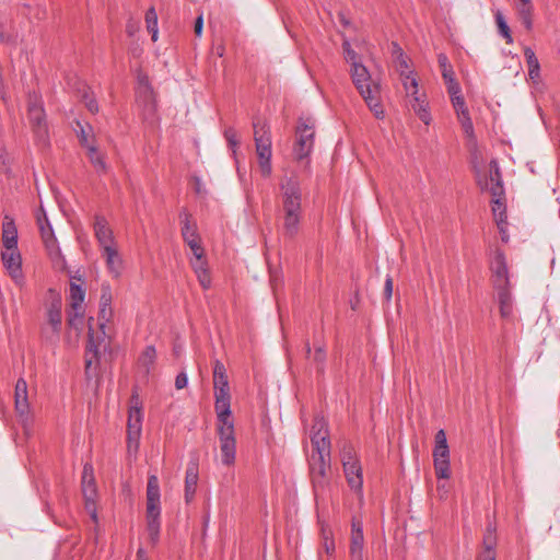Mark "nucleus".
Masks as SVG:
<instances>
[{
	"mask_svg": "<svg viewBox=\"0 0 560 560\" xmlns=\"http://www.w3.org/2000/svg\"><path fill=\"white\" fill-rule=\"evenodd\" d=\"M310 439L313 451H320L322 447L331 450L328 423L323 416L317 415L314 418L310 432Z\"/></svg>",
	"mask_w": 560,
	"mask_h": 560,
	"instance_id": "14",
	"label": "nucleus"
},
{
	"mask_svg": "<svg viewBox=\"0 0 560 560\" xmlns=\"http://www.w3.org/2000/svg\"><path fill=\"white\" fill-rule=\"evenodd\" d=\"M323 547L328 555L335 551V542L332 539L325 538Z\"/></svg>",
	"mask_w": 560,
	"mask_h": 560,
	"instance_id": "61",
	"label": "nucleus"
},
{
	"mask_svg": "<svg viewBox=\"0 0 560 560\" xmlns=\"http://www.w3.org/2000/svg\"><path fill=\"white\" fill-rule=\"evenodd\" d=\"M84 299L85 290L83 287L75 282H70L69 300L71 311L68 312L69 326L77 328L78 323L82 322L84 315Z\"/></svg>",
	"mask_w": 560,
	"mask_h": 560,
	"instance_id": "13",
	"label": "nucleus"
},
{
	"mask_svg": "<svg viewBox=\"0 0 560 560\" xmlns=\"http://www.w3.org/2000/svg\"><path fill=\"white\" fill-rule=\"evenodd\" d=\"M12 39V35L5 32L4 24L0 22V43H10Z\"/></svg>",
	"mask_w": 560,
	"mask_h": 560,
	"instance_id": "59",
	"label": "nucleus"
},
{
	"mask_svg": "<svg viewBox=\"0 0 560 560\" xmlns=\"http://www.w3.org/2000/svg\"><path fill=\"white\" fill-rule=\"evenodd\" d=\"M302 213L282 212V234L287 238H294L300 231Z\"/></svg>",
	"mask_w": 560,
	"mask_h": 560,
	"instance_id": "26",
	"label": "nucleus"
},
{
	"mask_svg": "<svg viewBox=\"0 0 560 560\" xmlns=\"http://www.w3.org/2000/svg\"><path fill=\"white\" fill-rule=\"evenodd\" d=\"M217 418L221 460L223 465L231 466L234 464L236 455L234 422L231 416H217Z\"/></svg>",
	"mask_w": 560,
	"mask_h": 560,
	"instance_id": "7",
	"label": "nucleus"
},
{
	"mask_svg": "<svg viewBox=\"0 0 560 560\" xmlns=\"http://www.w3.org/2000/svg\"><path fill=\"white\" fill-rule=\"evenodd\" d=\"M2 243L5 249L18 248V230L14 220L8 215L2 224Z\"/></svg>",
	"mask_w": 560,
	"mask_h": 560,
	"instance_id": "27",
	"label": "nucleus"
},
{
	"mask_svg": "<svg viewBox=\"0 0 560 560\" xmlns=\"http://www.w3.org/2000/svg\"><path fill=\"white\" fill-rule=\"evenodd\" d=\"M36 221L46 248L49 250V255L52 256L55 253L59 255L60 249L57 246L52 226L43 207H40L39 211L36 213Z\"/></svg>",
	"mask_w": 560,
	"mask_h": 560,
	"instance_id": "17",
	"label": "nucleus"
},
{
	"mask_svg": "<svg viewBox=\"0 0 560 560\" xmlns=\"http://www.w3.org/2000/svg\"><path fill=\"white\" fill-rule=\"evenodd\" d=\"M433 464L438 479L451 477L450 448L444 430H439L434 436Z\"/></svg>",
	"mask_w": 560,
	"mask_h": 560,
	"instance_id": "10",
	"label": "nucleus"
},
{
	"mask_svg": "<svg viewBox=\"0 0 560 560\" xmlns=\"http://www.w3.org/2000/svg\"><path fill=\"white\" fill-rule=\"evenodd\" d=\"M155 359L156 350L154 346H147L139 357V364L144 368L147 372H149L151 366L154 364Z\"/></svg>",
	"mask_w": 560,
	"mask_h": 560,
	"instance_id": "41",
	"label": "nucleus"
},
{
	"mask_svg": "<svg viewBox=\"0 0 560 560\" xmlns=\"http://www.w3.org/2000/svg\"><path fill=\"white\" fill-rule=\"evenodd\" d=\"M143 413L138 407L129 408L128 411V442L129 445L135 442L138 445L141 429H142Z\"/></svg>",
	"mask_w": 560,
	"mask_h": 560,
	"instance_id": "23",
	"label": "nucleus"
},
{
	"mask_svg": "<svg viewBox=\"0 0 560 560\" xmlns=\"http://www.w3.org/2000/svg\"><path fill=\"white\" fill-rule=\"evenodd\" d=\"M27 117L36 142L42 147L49 144V133L42 96L37 93L28 94Z\"/></svg>",
	"mask_w": 560,
	"mask_h": 560,
	"instance_id": "5",
	"label": "nucleus"
},
{
	"mask_svg": "<svg viewBox=\"0 0 560 560\" xmlns=\"http://www.w3.org/2000/svg\"><path fill=\"white\" fill-rule=\"evenodd\" d=\"M445 83L447 84V92L450 93L451 98L455 95H462V89L455 78L446 80Z\"/></svg>",
	"mask_w": 560,
	"mask_h": 560,
	"instance_id": "52",
	"label": "nucleus"
},
{
	"mask_svg": "<svg viewBox=\"0 0 560 560\" xmlns=\"http://www.w3.org/2000/svg\"><path fill=\"white\" fill-rule=\"evenodd\" d=\"M483 550L478 555L477 560H495L497 527L489 523L483 534Z\"/></svg>",
	"mask_w": 560,
	"mask_h": 560,
	"instance_id": "21",
	"label": "nucleus"
},
{
	"mask_svg": "<svg viewBox=\"0 0 560 560\" xmlns=\"http://www.w3.org/2000/svg\"><path fill=\"white\" fill-rule=\"evenodd\" d=\"M198 478V464L196 462H190L185 475V500L187 503L191 502L195 498Z\"/></svg>",
	"mask_w": 560,
	"mask_h": 560,
	"instance_id": "25",
	"label": "nucleus"
},
{
	"mask_svg": "<svg viewBox=\"0 0 560 560\" xmlns=\"http://www.w3.org/2000/svg\"><path fill=\"white\" fill-rule=\"evenodd\" d=\"M112 289L107 283L102 284L101 296H100V310H98V327L102 332L101 336H95L96 339L106 337V325L113 317L112 307Z\"/></svg>",
	"mask_w": 560,
	"mask_h": 560,
	"instance_id": "16",
	"label": "nucleus"
},
{
	"mask_svg": "<svg viewBox=\"0 0 560 560\" xmlns=\"http://www.w3.org/2000/svg\"><path fill=\"white\" fill-rule=\"evenodd\" d=\"M326 358L327 355L324 346H316L313 353V362L316 365V371L319 375H323L325 372Z\"/></svg>",
	"mask_w": 560,
	"mask_h": 560,
	"instance_id": "43",
	"label": "nucleus"
},
{
	"mask_svg": "<svg viewBox=\"0 0 560 560\" xmlns=\"http://www.w3.org/2000/svg\"><path fill=\"white\" fill-rule=\"evenodd\" d=\"M343 472L349 487L358 492H362L363 488V474L360 462H351V464L342 466Z\"/></svg>",
	"mask_w": 560,
	"mask_h": 560,
	"instance_id": "24",
	"label": "nucleus"
},
{
	"mask_svg": "<svg viewBox=\"0 0 560 560\" xmlns=\"http://www.w3.org/2000/svg\"><path fill=\"white\" fill-rule=\"evenodd\" d=\"M152 88L151 86H147L145 88H137L136 89V94H137V97L138 100H141L143 101L145 104L150 103L152 101Z\"/></svg>",
	"mask_w": 560,
	"mask_h": 560,
	"instance_id": "48",
	"label": "nucleus"
},
{
	"mask_svg": "<svg viewBox=\"0 0 560 560\" xmlns=\"http://www.w3.org/2000/svg\"><path fill=\"white\" fill-rule=\"evenodd\" d=\"M340 457L342 466L351 464V462H360L353 445L347 441H343L341 444Z\"/></svg>",
	"mask_w": 560,
	"mask_h": 560,
	"instance_id": "39",
	"label": "nucleus"
},
{
	"mask_svg": "<svg viewBox=\"0 0 560 560\" xmlns=\"http://www.w3.org/2000/svg\"><path fill=\"white\" fill-rule=\"evenodd\" d=\"M179 220L184 242L189 246L195 258H202L205 256V249L201 246L200 236L197 232V225L192 221L191 214L187 211V209L184 208L180 210Z\"/></svg>",
	"mask_w": 560,
	"mask_h": 560,
	"instance_id": "11",
	"label": "nucleus"
},
{
	"mask_svg": "<svg viewBox=\"0 0 560 560\" xmlns=\"http://www.w3.org/2000/svg\"><path fill=\"white\" fill-rule=\"evenodd\" d=\"M83 101L85 104V107L92 113L95 114L98 112V105L93 95H90L88 92L83 94Z\"/></svg>",
	"mask_w": 560,
	"mask_h": 560,
	"instance_id": "49",
	"label": "nucleus"
},
{
	"mask_svg": "<svg viewBox=\"0 0 560 560\" xmlns=\"http://www.w3.org/2000/svg\"><path fill=\"white\" fill-rule=\"evenodd\" d=\"M282 212L302 213V190L295 175L284 176L280 183Z\"/></svg>",
	"mask_w": 560,
	"mask_h": 560,
	"instance_id": "9",
	"label": "nucleus"
},
{
	"mask_svg": "<svg viewBox=\"0 0 560 560\" xmlns=\"http://www.w3.org/2000/svg\"><path fill=\"white\" fill-rule=\"evenodd\" d=\"M187 384H188L187 374L184 372H180L179 374H177V376L175 378V387L177 389H183L187 386Z\"/></svg>",
	"mask_w": 560,
	"mask_h": 560,
	"instance_id": "54",
	"label": "nucleus"
},
{
	"mask_svg": "<svg viewBox=\"0 0 560 560\" xmlns=\"http://www.w3.org/2000/svg\"><path fill=\"white\" fill-rule=\"evenodd\" d=\"M213 387L217 416H231V395L226 369L219 360L213 363Z\"/></svg>",
	"mask_w": 560,
	"mask_h": 560,
	"instance_id": "6",
	"label": "nucleus"
},
{
	"mask_svg": "<svg viewBox=\"0 0 560 560\" xmlns=\"http://www.w3.org/2000/svg\"><path fill=\"white\" fill-rule=\"evenodd\" d=\"M254 140L260 173L264 177L271 175V137L270 129L266 121L256 118L253 121Z\"/></svg>",
	"mask_w": 560,
	"mask_h": 560,
	"instance_id": "4",
	"label": "nucleus"
},
{
	"mask_svg": "<svg viewBox=\"0 0 560 560\" xmlns=\"http://www.w3.org/2000/svg\"><path fill=\"white\" fill-rule=\"evenodd\" d=\"M350 560H364L363 550L349 549Z\"/></svg>",
	"mask_w": 560,
	"mask_h": 560,
	"instance_id": "60",
	"label": "nucleus"
},
{
	"mask_svg": "<svg viewBox=\"0 0 560 560\" xmlns=\"http://www.w3.org/2000/svg\"><path fill=\"white\" fill-rule=\"evenodd\" d=\"M439 66L442 70V77L444 81L453 79L454 78V71L452 69V66L448 62V58L444 54H440L438 56Z\"/></svg>",
	"mask_w": 560,
	"mask_h": 560,
	"instance_id": "45",
	"label": "nucleus"
},
{
	"mask_svg": "<svg viewBox=\"0 0 560 560\" xmlns=\"http://www.w3.org/2000/svg\"><path fill=\"white\" fill-rule=\"evenodd\" d=\"M394 52H397V57H396V68L400 74L401 78H406V79H409V65H408V58L407 56L402 52L401 48L397 45V44H394Z\"/></svg>",
	"mask_w": 560,
	"mask_h": 560,
	"instance_id": "38",
	"label": "nucleus"
},
{
	"mask_svg": "<svg viewBox=\"0 0 560 560\" xmlns=\"http://www.w3.org/2000/svg\"><path fill=\"white\" fill-rule=\"evenodd\" d=\"M102 253L105 257L108 271L114 277H119L122 270V259L117 250L116 245L114 247L107 246L105 249L102 250Z\"/></svg>",
	"mask_w": 560,
	"mask_h": 560,
	"instance_id": "29",
	"label": "nucleus"
},
{
	"mask_svg": "<svg viewBox=\"0 0 560 560\" xmlns=\"http://www.w3.org/2000/svg\"><path fill=\"white\" fill-rule=\"evenodd\" d=\"M342 47H343V50H345V54H346V59L348 61H351V65H354V62H359L358 61V55L357 52L351 48V45L349 42H345L342 44Z\"/></svg>",
	"mask_w": 560,
	"mask_h": 560,
	"instance_id": "53",
	"label": "nucleus"
},
{
	"mask_svg": "<svg viewBox=\"0 0 560 560\" xmlns=\"http://www.w3.org/2000/svg\"><path fill=\"white\" fill-rule=\"evenodd\" d=\"M47 294L50 300L49 305L47 307V312L61 313L62 300L60 293L57 292L55 289L50 288L48 289Z\"/></svg>",
	"mask_w": 560,
	"mask_h": 560,
	"instance_id": "44",
	"label": "nucleus"
},
{
	"mask_svg": "<svg viewBox=\"0 0 560 560\" xmlns=\"http://www.w3.org/2000/svg\"><path fill=\"white\" fill-rule=\"evenodd\" d=\"M34 15H35V18L37 20H44L47 16V9H46L45 4L37 3L36 4V12H35Z\"/></svg>",
	"mask_w": 560,
	"mask_h": 560,
	"instance_id": "57",
	"label": "nucleus"
},
{
	"mask_svg": "<svg viewBox=\"0 0 560 560\" xmlns=\"http://www.w3.org/2000/svg\"><path fill=\"white\" fill-rule=\"evenodd\" d=\"M494 18H495V23H497V26H498V32L499 34L505 38L506 40V44H512L513 43V38H512V35H511V31H510V27L505 21V18L503 16V14L498 11L495 14H494Z\"/></svg>",
	"mask_w": 560,
	"mask_h": 560,
	"instance_id": "42",
	"label": "nucleus"
},
{
	"mask_svg": "<svg viewBox=\"0 0 560 560\" xmlns=\"http://www.w3.org/2000/svg\"><path fill=\"white\" fill-rule=\"evenodd\" d=\"M202 28H203V18L202 15H199L196 21H195V27H194V31H195V34L196 36L200 37L201 34H202Z\"/></svg>",
	"mask_w": 560,
	"mask_h": 560,
	"instance_id": "58",
	"label": "nucleus"
},
{
	"mask_svg": "<svg viewBox=\"0 0 560 560\" xmlns=\"http://www.w3.org/2000/svg\"><path fill=\"white\" fill-rule=\"evenodd\" d=\"M490 268L492 271L493 288L495 290L511 287L506 258L502 250H495Z\"/></svg>",
	"mask_w": 560,
	"mask_h": 560,
	"instance_id": "15",
	"label": "nucleus"
},
{
	"mask_svg": "<svg viewBox=\"0 0 560 560\" xmlns=\"http://www.w3.org/2000/svg\"><path fill=\"white\" fill-rule=\"evenodd\" d=\"M79 141L86 150H89V147H95L93 143H90L89 137L83 128H81V132L79 133Z\"/></svg>",
	"mask_w": 560,
	"mask_h": 560,
	"instance_id": "56",
	"label": "nucleus"
},
{
	"mask_svg": "<svg viewBox=\"0 0 560 560\" xmlns=\"http://www.w3.org/2000/svg\"><path fill=\"white\" fill-rule=\"evenodd\" d=\"M46 315L47 323L51 327V337L47 335L46 329H44V334L46 335V338L58 339L62 327V314L56 312H47Z\"/></svg>",
	"mask_w": 560,
	"mask_h": 560,
	"instance_id": "35",
	"label": "nucleus"
},
{
	"mask_svg": "<svg viewBox=\"0 0 560 560\" xmlns=\"http://www.w3.org/2000/svg\"><path fill=\"white\" fill-rule=\"evenodd\" d=\"M349 549L364 550L363 525L360 520L353 517L351 521V536Z\"/></svg>",
	"mask_w": 560,
	"mask_h": 560,
	"instance_id": "33",
	"label": "nucleus"
},
{
	"mask_svg": "<svg viewBox=\"0 0 560 560\" xmlns=\"http://www.w3.org/2000/svg\"><path fill=\"white\" fill-rule=\"evenodd\" d=\"M93 230L95 238L97 240L98 246L102 250L107 246L114 247L116 245L113 230L104 215L95 214Z\"/></svg>",
	"mask_w": 560,
	"mask_h": 560,
	"instance_id": "18",
	"label": "nucleus"
},
{
	"mask_svg": "<svg viewBox=\"0 0 560 560\" xmlns=\"http://www.w3.org/2000/svg\"><path fill=\"white\" fill-rule=\"evenodd\" d=\"M392 294H393V279L389 276H387V278L385 280V285H384V295L387 301L390 300Z\"/></svg>",
	"mask_w": 560,
	"mask_h": 560,
	"instance_id": "55",
	"label": "nucleus"
},
{
	"mask_svg": "<svg viewBox=\"0 0 560 560\" xmlns=\"http://www.w3.org/2000/svg\"><path fill=\"white\" fill-rule=\"evenodd\" d=\"M88 156L97 173H106L107 165L104 155L98 152L96 147H89Z\"/></svg>",
	"mask_w": 560,
	"mask_h": 560,
	"instance_id": "37",
	"label": "nucleus"
},
{
	"mask_svg": "<svg viewBox=\"0 0 560 560\" xmlns=\"http://www.w3.org/2000/svg\"><path fill=\"white\" fill-rule=\"evenodd\" d=\"M524 56L528 67V75L530 80L537 81L540 77V65L534 50L530 47H525Z\"/></svg>",
	"mask_w": 560,
	"mask_h": 560,
	"instance_id": "34",
	"label": "nucleus"
},
{
	"mask_svg": "<svg viewBox=\"0 0 560 560\" xmlns=\"http://www.w3.org/2000/svg\"><path fill=\"white\" fill-rule=\"evenodd\" d=\"M94 318H89V334H88V343L85 351V373L88 377H91V371L93 368H96L100 360V351L103 347L104 350L108 347V343L104 338L96 339L95 332L93 329Z\"/></svg>",
	"mask_w": 560,
	"mask_h": 560,
	"instance_id": "12",
	"label": "nucleus"
},
{
	"mask_svg": "<svg viewBox=\"0 0 560 560\" xmlns=\"http://www.w3.org/2000/svg\"><path fill=\"white\" fill-rule=\"evenodd\" d=\"M489 166H490L489 177H490V182H491V186H490L489 190L493 197V202L498 207H501L502 203L500 202V198L504 195V188H503L502 176H501L499 163L497 160H491L489 163Z\"/></svg>",
	"mask_w": 560,
	"mask_h": 560,
	"instance_id": "22",
	"label": "nucleus"
},
{
	"mask_svg": "<svg viewBox=\"0 0 560 560\" xmlns=\"http://www.w3.org/2000/svg\"><path fill=\"white\" fill-rule=\"evenodd\" d=\"M145 24L147 30L151 34L152 40H158L159 30H158V14L153 7L148 9L145 13Z\"/></svg>",
	"mask_w": 560,
	"mask_h": 560,
	"instance_id": "40",
	"label": "nucleus"
},
{
	"mask_svg": "<svg viewBox=\"0 0 560 560\" xmlns=\"http://www.w3.org/2000/svg\"><path fill=\"white\" fill-rule=\"evenodd\" d=\"M497 299L500 308V315L504 319H510L513 316V299L511 294V287L497 289Z\"/></svg>",
	"mask_w": 560,
	"mask_h": 560,
	"instance_id": "30",
	"label": "nucleus"
},
{
	"mask_svg": "<svg viewBox=\"0 0 560 560\" xmlns=\"http://www.w3.org/2000/svg\"><path fill=\"white\" fill-rule=\"evenodd\" d=\"M402 85L404 89L408 94H410L412 97L419 96L418 94V80L413 75V72H409V79L402 78Z\"/></svg>",
	"mask_w": 560,
	"mask_h": 560,
	"instance_id": "46",
	"label": "nucleus"
},
{
	"mask_svg": "<svg viewBox=\"0 0 560 560\" xmlns=\"http://www.w3.org/2000/svg\"><path fill=\"white\" fill-rule=\"evenodd\" d=\"M1 259L12 279L16 282L23 279L22 258L19 248L5 249L1 254Z\"/></svg>",
	"mask_w": 560,
	"mask_h": 560,
	"instance_id": "19",
	"label": "nucleus"
},
{
	"mask_svg": "<svg viewBox=\"0 0 560 560\" xmlns=\"http://www.w3.org/2000/svg\"><path fill=\"white\" fill-rule=\"evenodd\" d=\"M82 493L85 499L86 509H90L95 503L97 489L93 476V467L86 463L82 471Z\"/></svg>",
	"mask_w": 560,
	"mask_h": 560,
	"instance_id": "20",
	"label": "nucleus"
},
{
	"mask_svg": "<svg viewBox=\"0 0 560 560\" xmlns=\"http://www.w3.org/2000/svg\"><path fill=\"white\" fill-rule=\"evenodd\" d=\"M411 107L422 122H424L425 125L430 124L431 115L428 109V104L423 100H421L420 96L412 97Z\"/></svg>",
	"mask_w": 560,
	"mask_h": 560,
	"instance_id": "36",
	"label": "nucleus"
},
{
	"mask_svg": "<svg viewBox=\"0 0 560 560\" xmlns=\"http://www.w3.org/2000/svg\"><path fill=\"white\" fill-rule=\"evenodd\" d=\"M133 407H138L140 410H142L141 401H140V398H139V395L137 394V392H133L131 395V398H130V407L129 408H133Z\"/></svg>",
	"mask_w": 560,
	"mask_h": 560,
	"instance_id": "62",
	"label": "nucleus"
},
{
	"mask_svg": "<svg viewBox=\"0 0 560 560\" xmlns=\"http://www.w3.org/2000/svg\"><path fill=\"white\" fill-rule=\"evenodd\" d=\"M352 82L369 109L376 119H384L385 110L382 104V88L380 80L372 79L368 68L361 62L351 65Z\"/></svg>",
	"mask_w": 560,
	"mask_h": 560,
	"instance_id": "1",
	"label": "nucleus"
},
{
	"mask_svg": "<svg viewBox=\"0 0 560 560\" xmlns=\"http://www.w3.org/2000/svg\"><path fill=\"white\" fill-rule=\"evenodd\" d=\"M307 463L314 494L318 497L326 491L330 483L331 450L322 447L320 451H312Z\"/></svg>",
	"mask_w": 560,
	"mask_h": 560,
	"instance_id": "2",
	"label": "nucleus"
},
{
	"mask_svg": "<svg viewBox=\"0 0 560 560\" xmlns=\"http://www.w3.org/2000/svg\"><path fill=\"white\" fill-rule=\"evenodd\" d=\"M190 264L200 285L206 290L209 289L211 287V277L205 258H195Z\"/></svg>",
	"mask_w": 560,
	"mask_h": 560,
	"instance_id": "31",
	"label": "nucleus"
},
{
	"mask_svg": "<svg viewBox=\"0 0 560 560\" xmlns=\"http://www.w3.org/2000/svg\"><path fill=\"white\" fill-rule=\"evenodd\" d=\"M224 137H225L229 145L232 149L237 147V144H238L237 135H236V131L234 128L230 127V128L225 129Z\"/></svg>",
	"mask_w": 560,
	"mask_h": 560,
	"instance_id": "51",
	"label": "nucleus"
},
{
	"mask_svg": "<svg viewBox=\"0 0 560 560\" xmlns=\"http://www.w3.org/2000/svg\"><path fill=\"white\" fill-rule=\"evenodd\" d=\"M515 9L521 23L527 31L533 28V4L530 0H522L515 2Z\"/></svg>",
	"mask_w": 560,
	"mask_h": 560,
	"instance_id": "32",
	"label": "nucleus"
},
{
	"mask_svg": "<svg viewBox=\"0 0 560 560\" xmlns=\"http://www.w3.org/2000/svg\"><path fill=\"white\" fill-rule=\"evenodd\" d=\"M458 119H459V121L463 126V129L466 133L470 135L474 132V126H472V121H471L468 110L459 114Z\"/></svg>",
	"mask_w": 560,
	"mask_h": 560,
	"instance_id": "47",
	"label": "nucleus"
},
{
	"mask_svg": "<svg viewBox=\"0 0 560 560\" xmlns=\"http://www.w3.org/2000/svg\"><path fill=\"white\" fill-rule=\"evenodd\" d=\"M151 86L149 78L145 74L138 75V85L137 88H145Z\"/></svg>",
	"mask_w": 560,
	"mask_h": 560,
	"instance_id": "63",
	"label": "nucleus"
},
{
	"mask_svg": "<svg viewBox=\"0 0 560 560\" xmlns=\"http://www.w3.org/2000/svg\"><path fill=\"white\" fill-rule=\"evenodd\" d=\"M136 560H149L144 549H142V548L138 549V551H137V559Z\"/></svg>",
	"mask_w": 560,
	"mask_h": 560,
	"instance_id": "64",
	"label": "nucleus"
},
{
	"mask_svg": "<svg viewBox=\"0 0 560 560\" xmlns=\"http://www.w3.org/2000/svg\"><path fill=\"white\" fill-rule=\"evenodd\" d=\"M295 143L293 155L295 160L307 159L314 148L315 122L311 118H300L295 128Z\"/></svg>",
	"mask_w": 560,
	"mask_h": 560,
	"instance_id": "8",
	"label": "nucleus"
},
{
	"mask_svg": "<svg viewBox=\"0 0 560 560\" xmlns=\"http://www.w3.org/2000/svg\"><path fill=\"white\" fill-rule=\"evenodd\" d=\"M15 409L20 415L28 412L27 383L24 378H19L14 390Z\"/></svg>",
	"mask_w": 560,
	"mask_h": 560,
	"instance_id": "28",
	"label": "nucleus"
},
{
	"mask_svg": "<svg viewBox=\"0 0 560 560\" xmlns=\"http://www.w3.org/2000/svg\"><path fill=\"white\" fill-rule=\"evenodd\" d=\"M451 101L457 115L468 110L463 95H455L454 97L451 98Z\"/></svg>",
	"mask_w": 560,
	"mask_h": 560,
	"instance_id": "50",
	"label": "nucleus"
},
{
	"mask_svg": "<svg viewBox=\"0 0 560 560\" xmlns=\"http://www.w3.org/2000/svg\"><path fill=\"white\" fill-rule=\"evenodd\" d=\"M161 492L159 479L151 475L147 485V530L152 545H156L160 539L161 530Z\"/></svg>",
	"mask_w": 560,
	"mask_h": 560,
	"instance_id": "3",
	"label": "nucleus"
}]
</instances>
